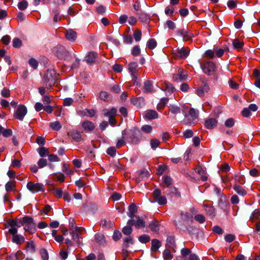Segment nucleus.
<instances>
[{"label": "nucleus", "mask_w": 260, "mask_h": 260, "mask_svg": "<svg viewBox=\"0 0 260 260\" xmlns=\"http://www.w3.org/2000/svg\"><path fill=\"white\" fill-rule=\"evenodd\" d=\"M192 220V214L186 211H182L179 215V218L175 221V224L177 228L184 231L187 229V225Z\"/></svg>", "instance_id": "f257e3e1"}, {"label": "nucleus", "mask_w": 260, "mask_h": 260, "mask_svg": "<svg viewBox=\"0 0 260 260\" xmlns=\"http://www.w3.org/2000/svg\"><path fill=\"white\" fill-rule=\"evenodd\" d=\"M199 111L193 108L189 109L187 113L183 112L184 118L181 121L182 124L188 126L196 124L199 121Z\"/></svg>", "instance_id": "f03ea898"}, {"label": "nucleus", "mask_w": 260, "mask_h": 260, "mask_svg": "<svg viewBox=\"0 0 260 260\" xmlns=\"http://www.w3.org/2000/svg\"><path fill=\"white\" fill-rule=\"evenodd\" d=\"M154 201L152 203L157 202L160 205H165L167 203V200L165 196L161 195V190L159 189H155L152 193Z\"/></svg>", "instance_id": "7ed1b4c3"}, {"label": "nucleus", "mask_w": 260, "mask_h": 260, "mask_svg": "<svg viewBox=\"0 0 260 260\" xmlns=\"http://www.w3.org/2000/svg\"><path fill=\"white\" fill-rule=\"evenodd\" d=\"M145 223V217H140L138 216H135L134 218H132L127 221V224L134 225L137 229L144 227Z\"/></svg>", "instance_id": "20e7f679"}, {"label": "nucleus", "mask_w": 260, "mask_h": 260, "mask_svg": "<svg viewBox=\"0 0 260 260\" xmlns=\"http://www.w3.org/2000/svg\"><path fill=\"white\" fill-rule=\"evenodd\" d=\"M138 135V131L135 128L131 129L129 131H127V139H129L128 142L133 144L136 145L140 142V140Z\"/></svg>", "instance_id": "39448f33"}, {"label": "nucleus", "mask_w": 260, "mask_h": 260, "mask_svg": "<svg viewBox=\"0 0 260 260\" xmlns=\"http://www.w3.org/2000/svg\"><path fill=\"white\" fill-rule=\"evenodd\" d=\"M27 188L32 193H36L44 190V185L40 183H34L28 182L26 185Z\"/></svg>", "instance_id": "423d86ee"}, {"label": "nucleus", "mask_w": 260, "mask_h": 260, "mask_svg": "<svg viewBox=\"0 0 260 260\" xmlns=\"http://www.w3.org/2000/svg\"><path fill=\"white\" fill-rule=\"evenodd\" d=\"M216 69L215 64L212 61L206 62L203 67V71L205 74L211 76L215 72Z\"/></svg>", "instance_id": "0eeeda50"}, {"label": "nucleus", "mask_w": 260, "mask_h": 260, "mask_svg": "<svg viewBox=\"0 0 260 260\" xmlns=\"http://www.w3.org/2000/svg\"><path fill=\"white\" fill-rule=\"evenodd\" d=\"M27 111V108L25 106L19 105L14 113V116L16 119L22 120L26 114Z\"/></svg>", "instance_id": "6e6552de"}, {"label": "nucleus", "mask_w": 260, "mask_h": 260, "mask_svg": "<svg viewBox=\"0 0 260 260\" xmlns=\"http://www.w3.org/2000/svg\"><path fill=\"white\" fill-rule=\"evenodd\" d=\"M56 77V73L54 70H48L45 75V80L46 82L49 83V86H51L54 84L55 79Z\"/></svg>", "instance_id": "1a4fd4ad"}, {"label": "nucleus", "mask_w": 260, "mask_h": 260, "mask_svg": "<svg viewBox=\"0 0 260 260\" xmlns=\"http://www.w3.org/2000/svg\"><path fill=\"white\" fill-rule=\"evenodd\" d=\"M128 66L129 72L131 73V76L133 77V80L136 81L138 77V74L137 72L138 64L136 62H133L129 63Z\"/></svg>", "instance_id": "9d476101"}, {"label": "nucleus", "mask_w": 260, "mask_h": 260, "mask_svg": "<svg viewBox=\"0 0 260 260\" xmlns=\"http://www.w3.org/2000/svg\"><path fill=\"white\" fill-rule=\"evenodd\" d=\"M176 34L178 36L182 37L183 40L186 41L191 39L193 36V35L188 32L185 29H179L176 31Z\"/></svg>", "instance_id": "9b49d317"}, {"label": "nucleus", "mask_w": 260, "mask_h": 260, "mask_svg": "<svg viewBox=\"0 0 260 260\" xmlns=\"http://www.w3.org/2000/svg\"><path fill=\"white\" fill-rule=\"evenodd\" d=\"M189 52L190 49L188 47H181L177 49L176 54L181 58L185 59L188 56Z\"/></svg>", "instance_id": "f8f14e48"}, {"label": "nucleus", "mask_w": 260, "mask_h": 260, "mask_svg": "<svg viewBox=\"0 0 260 260\" xmlns=\"http://www.w3.org/2000/svg\"><path fill=\"white\" fill-rule=\"evenodd\" d=\"M203 207L204 208V210L207 215L213 218L215 216V210L212 205H207L205 203L203 204Z\"/></svg>", "instance_id": "ddd939ff"}, {"label": "nucleus", "mask_w": 260, "mask_h": 260, "mask_svg": "<svg viewBox=\"0 0 260 260\" xmlns=\"http://www.w3.org/2000/svg\"><path fill=\"white\" fill-rule=\"evenodd\" d=\"M187 77L186 73H184L182 69H179L178 73L173 76V78L176 81H183L185 80Z\"/></svg>", "instance_id": "4468645a"}, {"label": "nucleus", "mask_w": 260, "mask_h": 260, "mask_svg": "<svg viewBox=\"0 0 260 260\" xmlns=\"http://www.w3.org/2000/svg\"><path fill=\"white\" fill-rule=\"evenodd\" d=\"M144 116L145 118L151 120L157 118L158 114L155 111L150 110L145 112Z\"/></svg>", "instance_id": "2eb2a0df"}, {"label": "nucleus", "mask_w": 260, "mask_h": 260, "mask_svg": "<svg viewBox=\"0 0 260 260\" xmlns=\"http://www.w3.org/2000/svg\"><path fill=\"white\" fill-rule=\"evenodd\" d=\"M160 88L161 90L170 93H173L175 90V87L172 84L167 82H165Z\"/></svg>", "instance_id": "dca6fc26"}, {"label": "nucleus", "mask_w": 260, "mask_h": 260, "mask_svg": "<svg viewBox=\"0 0 260 260\" xmlns=\"http://www.w3.org/2000/svg\"><path fill=\"white\" fill-rule=\"evenodd\" d=\"M83 229L81 228L76 227L75 230L71 232L72 239L76 242L79 241V234H81Z\"/></svg>", "instance_id": "f3484780"}, {"label": "nucleus", "mask_w": 260, "mask_h": 260, "mask_svg": "<svg viewBox=\"0 0 260 260\" xmlns=\"http://www.w3.org/2000/svg\"><path fill=\"white\" fill-rule=\"evenodd\" d=\"M131 102L138 108L142 107L145 104L144 99L142 97L132 99Z\"/></svg>", "instance_id": "a211bd4d"}, {"label": "nucleus", "mask_w": 260, "mask_h": 260, "mask_svg": "<svg viewBox=\"0 0 260 260\" xmlns=\"http://www.w3.org/2000/svg\"><path fill=\"white\" fill-rule=\"evenodd\" d=\"M209 90V86L206 84H204L197 90V94L200 96H202L204 94L207 92Z\"/></svg>", "instance_id": "6ab92c4d"}, {"label": "nucleus", "mask_w": 260, "mask_h": 260, "mask_svg": "<svg viewBox=\"0 0 260 260\" xmlns=\"http://www.w3.org/2000/svg\"><path fill=\"white\" fill-rule=\"evenodd\" d=\"M82 126L86 131H91L95 127L94 123L88 120L83 121L82 123Z\"/></svg>", "instance_id": "aec40b11"}, {"label": "nucleus", "mask_w": 260, "mask_h": 260, "mask_svg": "<svg viewBox=\"0 0 260 260\" xmlns=\"http://www.w3.org/2000/svg\"><path fill=\"white\" fill-rule=\"evenodd\" d=\"M97 57V54L94 52H89L85 57V60L89 64H92L94 62L95 59Z\"/></svg>", "instance_id": "412c9836"}, {"label": "nucleus", "mask_w": 260, "mask_h": 260, "mask_svg": "<svg viewBox=\"0 0 260 260\" xmlns=\"http://www.w3.org/2000/svg\"><path fill=\"white\" fill-rule=\"evenodd\" d=\"M217 121L216 119L210 118L207 119L205 122V126L208 129L212 128L217 124Z\"/></svg>", "instance_id": "4be33fe9"}, {"label": "nucleus", "mask_w": 260, "mask_h": 260, "mask_svg": "<svg viewBox=\"0 0 260 260\" xmlns=\"http://www.w3.org/2000/svg\"><path fill=\"white\" fill-rule=\"evenodd\" d=\"M66 37L68 40L74 42L77 38L76 32L72 29H69L67 31Z\"/></svg>", "instance_id": "5701e85b"}, {"label": "nucleus", "mask_w": 260, "mask_h": 260, "mask_svg": "<svg viewBox=\"0 0 260 260\" xmlns=\"http://www.w3.org/2000/svg\"><path fill=\"white\" fill-rule=\"evenodd\" d=\"M159 222L157 220H154L149 223V228L153 232L157 233L159 230Z\"/></svg>", "instance_id": "b1692460"}, {"label": "nucleus", "mask_w": 260, "mask_h": 260, "mask_svg": "<svg viewBox=\"0 0 260 260\" xmlns=\"http://www.w3.org/2000/svg\"><path fill=\"white\" fill-rule=\"evenodd\" d=\"M126 135H127V131L126 129L123 130L122 132V138L121 139L118 140L117 142V143H116L117 148H120L122 146H123L125 144V142L124 141V139H127Z\"/></svg>", "instance_id": "393cba45"}, {"label": "nucleus", "mask_w": 260, "mask_h": 260, "mask_svg": "<svg viewBox=\"0 0 260 260\" xmlns=\"http://www.w3.org/2000/svg\"><path fill=\"white\" fill-rule=\"evenodd\" d=\"M233 189L240 196H244L247 194L245 189L239 184H235L233 186Z\"/></svg>", "instance_id": "a878e982"}, {"label": "nucleus", "mask_w": 260, "mask_h": 260, "mask_svg": "<svg viewBox=\"0 0 260 260\" xmlns=\"http://www.w3.org/2000/svg\"><path fill=\"white\" fill-rule=\"evenodd\" d=\"M103 114L108 117H114L117 113V109L115 108H111L110 110L104 109L103 111Z\"/></svg>", "instance_id": "bb28decb"}, {"label": "nucleus", "mask_w": 260, "mask_h": 260, "mask_svg": "<svg viewBox=\"0 0 260 260\" xmlns=\"http://www.w3.org/2000/svg\"><path fill=\"white\" fill-rule=\"evenodd\" d=\"M137 211V207L134 204L130 205L128 207V212H127V215L131 218H134L135 213Z\"/></svg>", "instance_id": "cd10ccee"}, {"label": "nucleus", "mask_w": 260, "mask_h": 260, "mask_svg": "<svg viewBox=\"0 0 260 260\" xmlns=\"http://www.w3.org/2000/svg\"><path fill=\"white\" fill-rule=\"evenodd\" d=\"M143 88L145 92H153L154 90L152 82L150 80L146 81L144 83Z\"/></svg>", "instance_id": "c85d7f7f"}, {"label": "nucleus", "mask_w": 260, "mask_h": 260, "mask_svg": "<svg viewBox=\"0 0 260 260\" xmlns=\"http://www.w3.org/2000/svg\"><path fill=\"white\" fill-rule=\"evenodd\" d=\"M195 171L201 176V178L203 181H205L207 179V177L204 170L200 166L197 167L195 168Z\"/></svg>", "instance_id": "c756f323"}, {"label": "nucleus", "mask_w": 260, "mask_h": 260, "mask_svg": "<svg viewBox=\"0 0 260 260\" xmlns=\"http://www.w3.org/2000/svg\"><path fill=\"white\" fill-rule=\"evenodd\" d=\"M161 242L157 239H153L151 241V250L152 251H156L161 246Z\"/></svg>", "instance_id": "7c9ffc66"}, {"label": "nucleus", "mask_w": 260, "mask_h": 260, "mask_svg": "<svg viewBox=\"0 0 260 260\" xmlns=\"http://www.w3.org/2000/svg\"><path fill=\"white\" fill-rule=\"evenodd\" d=\"M24 229L25 231L29 232L30 234H34L36 231V224L34 222L25 224Z\"/></svg>", "instance_id": "2f4dec72"}, {"label": "nucleus", "mask_w": 260, "mask_h": 260, "mask_svg": "<svg viewBox=\"0 0 260 260\" xmlns=\"http://www.w3.org/2000/svg\"><path fill=\"white\" fill-rule=\"evenodd\" d=\"M95 240L96 242L100 244H104L106 242L104 235L101 233H98L95 235Z\"/></svg>", "instance_id": "473e14b6"}, {"label": "nucleus", "mask_w": 260, "mask_h": 260, "mask_svg": "<svg viewBox=\"0 0 260 260\" xmlns=\"http://www.w3.org/2000/svg\"><path fill=\"white\" fill-rule=\"evenodd\" d=\"M13 242L17 244H20L24 241V238L20 235H15L12 237Z\"/></svg>", "instance_id": "72a5a7b5"}, {"label": "nucleus", "mask_w": 260, "mask_h": 260, "mask_svg": "<svg viewBox=\"0 0 260 260\" xmlns=\"http://www.w3.org/2000/svg\"><path fill=\"white\" fill-rule=\"evenodd\" d=\"M169 99L167 98H163L161 99L159 103L157 104V108L158 110L163 109L166 104L168 103Z\"/></svg>", "instance_id": "f704fd0d"}, {"label": "nucleus", "mask_w": 260, "mask_h": 260, "mask_svg": "<svg viewBox=\"0 0 260 260\" xmlns=\"http://www.w3.org/2000/svg\"><path fill=\"white\" fill-rule=\"evenodd\" d=\"M169 112L174 115H176L180 113L181 109L177 106L170 105L169 106Z\"/></svg>", "instance_id": "c9c22d12"}, {"label": "nucleus", "mask_w": 260, "mask_h": 260, "mask_svg": "<svg viewBox=\"0 0 260 260\" xmlns=\"http://www.w3.org/2000/svg\"><path fill=\"white\" fill-rule=\"evenodd\" d=\"M233 45L235 49L239 50L242 48L244 43L239 39H235L233 41Z\"/></svg>", "instance_id": "e433bc0d"}, {"label": "nucleus", "mask_w": 260, "mask_h": 260, "mask_svg": "<svg viewBox=\"0 0 260 260\" xmlns=\"http://www.w3.org/2000/svg\"><path fill=\"white\" fill-rule=\"evenodd\" d=\"M49 126L52 129L56 131H59L61 127L60 122L57 121L51 122Z\"/></svg>", "instance_id": "4c0bfd02"}, {"label": "nucleus", "mask_w": 260, "mask_h": 260, "mask_svg": "<svg viewBox=\"0 0 260 260\" xmlns=\"http://www.w3.org/2000/svg\"><path fill=\"white\" fill-rule=\"evenodd\" d=\"M37 151L41 157H44L48 153V148L44 147L39 148Z\"/></svg>", "instance_id": "58836bf2"}, {"label": "nucleus", "mask_w": 260, "mask_h": 260, "mask_svg": "<svg viewBox=\"0 0 260 260\" xmlns=\"http://www.w3.org/2000/svg\"><path fill=\"white\" fill-rule=\"evenodd\" d=\"M163 258L164 259H171L173 258V255L169 249H165L163 252Z\"/></svg>", "instance_id": "ea45409f"}, {"label": "nucleus", "mask_w": 260, "mask_h": 260, "mask_svg": "<svg viewBox=\"0 0 260 260\" xmlns=\"http://www.w3.org/2000/svg\"><path fill=\"white\" fill-rule=\"evenodd\" d=\"M157 45L156 41L154 39H150L147 42V46L150 49H153L156 47Z\"/></svg>", "instance_id": "a19ab883"}, {"label": "nucleus", "mask_w": 260, "mask_h": 260, "mask_svg": "<svg viewBox=\"0 0 260 260\" xmlns=\"http://www.w3.org/2000/svg\"><path fill=\"white\" fill-rule=\"evenodd\" d=\"M150 240V237L147 235H143L139 237V241L142 243H146Z\"/></svg>", "instance_id": "79ce46f5"}, {"label": "nucleus", "mask_w": 260, "mask_h": 260, "mask_svg": "<svg viewBox=\"0 0 260 260\" xmlns=\"http://www.w3.org/2000/svg\"><path fill=\"white\" fill-rule=\"evenodd\" d=\"M100 98L105 101H108L110 99V95L106 91H102L100 94Z\"/></svg>", "instance_id": "37998d69"}, {"label": "nucleus", "mask_w": 260, "mask_h": 260, "mask_svg": "<svg viewBox=\"0 0 260 260\" xmlns=\"http://www.w3.org/2000/svg\"><path fill=\"white\" fill-rule=\"evenodd\" d=\"M159 143H160V142L158 140H157L156 139H152L150 141L151 147L153 149H155L156 148H157L158 147Z\"/></svg>", "instance_id": "c03bdc74"}, {"label": "nucleus", "mask_w": 260, "mask_h": 260, "mask_svg": "<svg viewBox=\"0 0 260 260\" xmlns=\"http://www.w3.org/2000/svg\"><path fill=\"white\" fill-rule=\"evenodd\" d=\"M124 226L122 229V233L125 235H129L132 232V229L131 227V225Z\"/></svg>", "instance_id": "a18cd8bd"}, {"label": "nucleus", "mask_w": 260, "mask_h": 260, "mask_svg": "<svg viewBox=\"0 0 260 260\" xmlns=\"http://www.w3.org/2000/svg\"><path fill=\"white\" fill-rule=\"evenodd\" d=\"M28 6V3L25 1H22L18 4V8L20 10H25Z\"/></svg>", "instance_id": "49530a36"}, {"label": "nucleus", "mask_w": 260, "mask_h": 260, "mask_svg": "<svg viewBox=\"0 0 260 260\" xmlns=\"http://www.w3.org/2000/svg\"><path fill=\"white\" fill-rule=\"evenodd\" d=\"M22 45L21 41L17 38H15L13 40V46L15 48H20Z\"/></svg>", "instance_id": "de8ad7c7"}, {"label": "nucleus", "mask_w": 260, "mask_h": 260, "mask_svg": "<svg viewBox=\"0 0 260 260\" xmlns=\"http://www.w3.org/2000/svg\"><path fill=\"white\" fill-rule=\"evenodd\" d=\"M140 48L139 46H134L132 50V54L134 56H138L140 53Z\"/></svg>", "instance_id": "09e8293b"}, {"label": "nucleus", "mask_w": 260, "mask_h": 260, "mask_svg": "<svg viewBox=\"0 0 260 260\" xmlns=\"http://www.w3.org/2000/svg\"><path fill=\"white\" fill-rule=\"evenodd\" d=\"M14 187H15L14 182H12V181L8 182L5 185L6 190L7 191H10L12 190L13 189V188H14Z\"/></svg>", "instance_id": "8fccbe9b"}, {"label": "nucleus", "mask_w": 260, "mask_h": 260, "mask_svg": "<svg viewBox=\"0 0 260 260\" xmlns=\"http://www.w3.org/2000/svg\"><path fill=\"white\" fill-rule=\"evenodd\" d=\"M162 178L164 180L163 182L166 185L167 187H168L172 184V179L170 176H165Z\"/></svg>", "instance_id": "3c124183"}, {"label": "nucleus", "mask_w": 260, "mask_h": 260, "mask_svg": "<svg viewBox=\"0 0 260 260\" xmlns=\"http://www.w3.org/2000/svg\"><path fill=\"white\" fill-rule=\"evenodd\" d=\"M40 254L43 260H48L49 256L47 250H46L45 249H41Z\"/></svg>", "instance_id": "603ef678"}, {"label": "nucleus", "mask_w": 260, "mask_h": 260, "mask_svg": "<svg viewBox=\"0 0 260 260\" xmlns=\"http://www.w3.org/2000/svg\"><path fill=\"white\" fill-rule=\"evenodd\" d=\"M142 33L141 30H137L134 32V37L136 41H139L141 39Z\"/></svg>", "instance_id": "864d4df0"}, {"label": "nucleus", "mask_w": 260, "mask_h": 260, "mask_svg": "<svg viewBox=\"0 0 260 260\" xmlns=\"http://www.w3.org/2000/svg\"><path fill=\"white\" fill-rule=\"evenodd\" d=\"M37 164L39 168H42L47 165V160L46 159L41 158L39 160Z\"/></svg>", "instance_id": "5fc2aeb1"}, {"label": "nucleus", "mask_w": 260, "mask_h": 260, "mask_svg": "<svg viewBox=\"0 0 260 260\" xmlns=\"http://www.w3.org/2000/svg\"><path fill=\"white\" fill-rule=\"evenodd\" d=\"M174 8L173 6H169L166 8L165 13L166 15L171 16L174 13Z\"/></svg>", "instance_id": "6e6d98bb"}, {"label": "nucleus", "mask_w": 260, "mask_h": 260, "mask_svg": "<svg viewBox=\"0 0 260 260\" xmlns=\"http://www.w3.org/2000/svg\"><path fill=\"white\" fill-rule=\"evenodd\" d=\"M227 5L229 9H233L237 7V3L234 0H229L227 2Z\"/></svg>", "instance_id": "4d7b16f0"}, {"label": "nucleus", "mask_w": 260, "mask_h": 260, "mask_svg": "<svg viewBox=\"0 0 260 260\" xmlns=\"http://www.w3.org/2000/svg\"><path fill=\"white\" fill-rule=\"evenodd\" d=\"M225 125L228 127H232L235 124V121L233 118H229L225 122Z\"/></svg>", "instance_id": "13d9d810"}, {"label": "nucleus", "mask_w": 260, "mask_h": 260, "mask_svg": "<svg viewBox=\"0 0 260 260\" xmlns=\"http://www.w3.org/2000/svg\"><path fill=\"white\" fill-rule=\"evenodd\" d=\"M107 153L110 156L113 157L115 155L116 153V148L114 147H111L107 149Z\"/></svg>", "instance_id": "bf43d9fd"}, {"label": "nucleus", "mask_w": 260, "mask_h": 260, "mask_svg": "<svg viewBox=\"0 0 260 260\" xmlns=\"http://www.w3.org/2000/svg\"><path fill=\"white\" fill-rule=\"evenodd\" d=\"M194 219L199 222L202 223L205 221V217L202 214H198L194 216Z\"/></svg>", "instance_id": "052dcab7"}, {"label": "nucleus", "mask_w": 260, "mask_h": 260, "mask_svg": "<svg viewBox=\"0 0 260 260\" xmlns=\"http://www.w3.org/2000/svg\"><path fill=\"white\" fill-rule=\"evenodd\" d=\"M35 244L32 241L29 242L27 244V249L28 251L33 252L35 251Z\"/></svg>", "instance_id": "680f3d73"}, {"label": "nucleus", "mask_w": 260, "mask_h": 260, "mask_svg": "<svg viewBox=\"0 0 260 260\" xmlns=\"http://www.w3.org/2000/svg\"><path fill=\"white\" fill-rule=\"evenodd\" d=\"M29 65L32 67L34 69H36L38 67V63L37 62V61L34 58H30L29 60Z\"/></svg>", "instance_id": "e2e57ef3"}, {"label": "nucleus", "mask_w": 260, "mask_h": 260, "mask_svg": "<svg viewBox=\"0 0 260 260\" xmlns=\"http://www.w3.org/2000/svg\"><path fill=\"white\" fill-rule=\"evenodd\" d=\"M193 133L191 129H187L183 133V136L185 138H190L193 137Z\"/></svg>", "instance_id": "0e129e2a"}, {"label": "nucleus", "mask_w": 260, "mask_h": 260, "mask_svg": "<svg viewBox=\"0 0 260 260\" xmlns=\"http://www.w3.org/2000/svg\"><path fill=\"white\" fill-rule=\"evenodd\" d=\"M22 222H23V224H30V223H33V219L31 218V217H30L29 216H24L23 218H22Z\"/></svg>", "instance_id": "69168bd1"}, {"label": "nucleus", "mask_w": 260, "mask_h": 260, "mask_svg": "<svg viewBox=\"0 0 260 260\" xmlns=\"http://www.w3.org/2000/svg\"><path fill=\"white\" fill-rule=\"evenodd\" d=\"M141 129L145 133H150L151 132L152 128L151 126L146 124L143 125Z\"/></svg>", "instance_id": "338daca9"}, {"label": "nucleus", "mask_w": 260, "mask_h": 260, "mask_svg": "<svg viewBox=\"0 0 260 260\" xmlns=\"http://www.w3.org/2000/svg\"><path fill=\"white\" fill-rule=\"evenodd\" d=\"M73 103V100L71 98H67L64 99L63 100V106H70Z\"/></svg>", "instance_id": "774afa93"}]
</instances>
